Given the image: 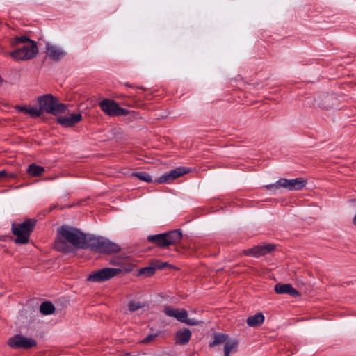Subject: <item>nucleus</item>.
<instances>
[{
    "mask_svg": "<svg viewBox=\"0 0 356 356\" xmlns=\"http://www.w3.org/2000/svg\"><path fill=\"white\" fill-rule=\"evenodd\" d=\"M168 247L179 243L182 238V233L179 229H174L165 232Z\"/></svg>",
    "mask_w": 356,
    "mask_h": 356,
    "instance_id": "obj_14",
    "label": "nucleus"
},
{
    "mask_svg": "<svg viewBox=\"0 0 356 356\" xmlns=\"http://www.w3.org/2000/svg\"><path fill=\"white\" fill-rule=\"evenodd\" d=\"M134 268V264H130L126 266H122V268H105L95 271L88 276L87 280L92 282H103L107 281L118 274L122 270L131 272Z\"/></svg>",
    "mask_w": 356,
    "mask_h": 356,
    "instance_id": "obj_3",
    "label": "nucleus"
},
{
    "mask_svg": "<svg viewBox=\"0 0 356 356\" xmlns=\"http://www.w3.org/2000/svg\"><path fill=\"white\" fill-rule=\"evenodd\" d=\"M155 267H156V269H163L165 266H168V264L167 262H163L161 263L160 261H157L156 262H154Z\"/></svg>",
    "mask_w": 356,
    "mask_h": 356,
    "instance_id": "obj_34",
    "label": "nucleus"
},
{
    "mask_svg": "<svg viewBox=\"0 0 356 356\" xmlns=\"http://www.w3.org/2000/svg\"><path fill=\"white\" fill-rule=\"evenodd\" d=\"M25 223V232L31 233L36 224V220L33 218H26L24 220Z\"/></svg>",
    "mask_w": 356,
    "mask_h": 356,
    "instance_id": "obj_26",
    "label": "nucleus"
},
{
    "mask_svg": "<svg viewBox=\"0 0 356 356\" xmlns=\"http://www.w3.org/2000/svg\"><path fill=\"white\" fill-rule=\"evenodd\" d=\"M40 311L42 314L50 315L55 311L54 305L49 301H45L40 305Z\"/></svg>",
    "mask_w": 356,
    "mask_h": 356,
    "instance_id": "obj_24",
    "label": "nucleus"
},
{
    "mask_svg": "<svg viewBox=\"0 0 356 356\" xmlns=\"http://www.w3.org/2000/svg\"><path fill=\"white\" fill-rule=\"evenodd\" d=\"M184 320L185 321H184L183 323H185L186 324L189 325H197L200 324V322L194 318H187L186 317L184 318Z\"/></svg>",
    "mask_w": 356,
    "mask_h": 356,
    "instance_id": "obj_32",
    "label": "nucleus"
},
{
    "mask_svg": "<svg viewBox=\"0 0 356 356\" xmlns=\"http://www.w3.org/2000/svg\"><path fill=\"white\" fill-rule=\"evenodd\" d=\"M90 235L81 232L79 229L68 225H63L57 230V237L54 242L56 250L70 252L72 247L77 249H86L88 247Z\"/></svg>",
    "mask_w": 356,
    "mask_h": 356,
    "instance_id": "obj_1",
    "label": "nucleus"
},
{
    "mask_svg": "<svg viewBox=\"0 0 356 356\" xmlns=\"http://www.w3.org/2000/svg\"><path fill=\"white\" fill-rule=\"evenodd\" d=\"M145 306V302H142L140 301H135V300H131L128 304L129 309L131 312H135L140 308L144 307Z\"/></svg>",
    "mask_w": 356,
    "mask_h": 356,
    "instance_id": "obj_28",
    "label": "nucleus"
},
{
    "mask_svg": "<svg viewBox=\"0 0 356 356\" xmlns=\"http://www.w3.org/2000/svg\"><path fill=\"white\" fill-rule=\"evenodd\" d=\"M66 111H67V110ZM66 113H67V114H69V112H66L65 114H66Z\"/></svg>",
    "mask_w": 356,
    "mask_h": 356,
    "instance_id": "obj_39",
    "label": "nucleus"
},
{
    "mask_svg": "<svg viewBox=\"0 0 356 356\" xmlns=\"http://www.w3.org/2000/svg\"><path fill=\"white\" fill-rule=\"evenodd\" d=\"M188 170L186 168L179 167L163 174L155 180L157 184L169 183L174 179L186 174Z\"/></svg>",
    "mask_w": 356,
    "mask_h": 356,
    "instance_id": "obj_7",
    "label": "nucleus"
},
{
    "mask_svg": "<svg viewBox=\"0 0 356 356\" xmlns=\"http://www.w3.org/2000/svg\"><path fill=\"white\" fill-rule=\"evenodd\" d=\"M164 313L170 317L176 318L180 322H184V318L188 316V313L185 309H174L170 307H165Z\"/></svg>",
    "mask_w": 356,
    "mask_h": 356,
    "instance_id": "obj_13",
    "label": "nucleus"
},
{
    "mask_svg": "<svg viewBox=\"0 0 356 356\" xmlns=\"http://www.w3.org/2000/svg\"><path fill=\"white\" fill-rule=\"evenodd\" d=\"M22 42V36L15 37L13 40L11 42V44L13 46L17 45Z\"/></svg>",
    "mask_w": 356,
    "mask_h": 356,
    "instance_id": "obj_35",
    "label": "nucleus"
},
{
    "mask_svg": "<svg viewBox=\"0 0 356 356\" xmlns=\"http://www.w3.org/2000/svg\"><path fill=\"white\" fill-rule=\"evenodd\" d=\"M191 337V332L188 329L184 328L177 332L175 343L180 345H185L189 341Z\"/></svg>",
    "mask_w": 356,
    "mask_h": 356,
    "instance_id": "obj_16",
    "label": "nucleus"
},
{
    "mask_svg": "<svg viewBox=\"0 0 356 356\" xmlns=\"http://www.w3.org/2000/svg\"><path fill=\"white\" fill-rule=\"evenodd\" d=\"M238 346V341L236 339H231L226 341L224 345V355L229 356L231 353H236L237 351Z\"/></svg>",
    "mask_w": 356,
    "mask_h": 356,
    "instance_id": "obj_17",
    "label": "nucleus"
},
{
    "mask_svg": "<svg viewBox=\"0 0 356 356\" xmlns=\"http://www.w3.org/2000/svg\"><path fill=\"white\" fill-rule=\"evenodd\" d=\"M10 56L15 60H19L22 58V49H18L10 53Z\"/></svg>",
    "mask_w": 356,
    "mask_h": 356,
    "instance_id": "obj_30",
    "label": "nucleus"
},
{
    "mask_svg": "<svg viewBox=\"0 0 356 356\" xmlns=\"http://www.w3.org/2000/svg\"><path fill=\"white\" fill-rule=\"evenodd\" d=\"M8 346L12 348H22V336L16 334L10 338L8 341Z\"/></svg>",
    "mask_w": 356,
    "mask_h": 356,
    "instance_id": "obj_22",
    "label": "nucleus"
},
{
    "mask_svg": "<svg viewBox=\"0 0 356 356\" xmlns=\"http://www.w3.org/2000/svg\"><path fill=\"white\" fill-rule=\"evenodd\" d=\"M44 171V168L43 167L37 165L34 163L30 165L26 170L28 175L32 177L40 176Z\"/></svg>",
    "mask_w": 356,
    "mask_h": 356,
    "instance_id": "obj_23",
    "label": "nucleus"
},
{
    "mask_svg": "<svg viewBox=\"0 0 356 356\" xmlns=\"http://www.w3.org/2000/svg\"><path fill=\"white\" fill-rule=\"evenodd\" d=\"M24 113H27L32 118H37L42 114V111L40 106L38 107L37 106L29 105L24 106Z\"/></svg>",
    "mask_w": 356,
    "mask_h": 356,
    "instance_id": "obj_20",
    "label": "nucleus"
},
{
    "mask_svg": "<svg viewBox=\"0 0 356 356\" xmlns=\"http://www.w3.org/2000/svg\"><path fill=\"white\" fill-rule=\"evenodd\" d=\"M102 111L109 116H120L128 114V111L119 106L113 100L104 99L99 102Z\"/></svg>",
    "mask_w": 356,
    "mask_h": 356,
    "instance_id": "obj_6",
    "label": "nucleus"
},
{
    "mask_svg": "<svg viewBox=\"0 0 356 356\" xmlns=\"http://www.w3.org/2000/svg\"><path fill=\"white\" fill-rule=\"evenodd\" d=\"M37 100L42 112L56 116L66 113L67 106L51 94L39 96Z\"/></svg>",
    "mask_w": 356,
    "mask_h": 356,
    "instance_id": "obj_2",
    "label": "nucleus"
},
{
    "mask_svg": "<svg viewBox=\"0 0 356 356\" xmlns=\"http://www.w3.org/2000/svg\"><path fill=\"white\" fill-rule=\"evenodd\" d=\"M264 316L261 313H257L248 318L247 323L250 327H257L263 323Z\"/></svg>",
    "mask_w": 356,
    "mask_h": 356,
    "instance_id": "obj_18",
    "label": "nucleus"
},
{
    "mask_svg": "<svg viewBox=\"0 0 356 356\" xmlns=\"http://www.w3.org/2000/svg\"><path fill=\"white\" fill-rule=\"evenodd\" d=\"M275 248V245L273 244H267L263 245H257L252 248L247 249L243 251V254L248 256H252L254 257H259L260 256L265 255Z\"/></svg>",
    "mask_w": 356,
    "mask_h": 356,
    "instance_id": "obj_10",
    "label": "nucleus"
},
{
    "mask_svg": "<svg viewBox=\"0 0 356 356\" xmlns=\"http://www.w3.org/2000/svg\"><path fill=\"white\" fill-rule=\"evenodd\" d=\"M82 118L81 113H72L67 116L58 117L56 122L63 127H72L79 123Z\"/></svg>",
    "mask_w": 356,
    "mask_h": 356,
    "instance_id": "obj_11",
    "label": "nucleus"
},
{
    "mask_svg": "<svg viewBox=\"0 0 356 356\" xmlns=\"http://www.w3.org/2000/svg\"><path fill=\"white\" fill-rule=\"evenodd\" d=\"M133 177H136L138 178L139 179L144 181L145 182H152V177L145 172H135L131 175Z\"/></svg>",
    "mask_w": 356,
    "mask_h": 356,
    "instance_id": "obj_27",
    "label": "nucleus"
},
{
    "mask_svg": "<svg viewBox=\"0 0 356 356\" xmlns=\"http://www.w3.org/2000/svg\"><path fill=\"white\" fill-rule=\"evenodd\" d=\"M15 174L13 173H7L6 170H1L0 171V179H7L9 177H14Z\"/></svg>",
    "mask_w": 356,
    "mask_h": 356,
    "instance_id": "obj_31",
    "label": "nucleus"
},
{
    "mask_svg": "<svg viewBox=\"0 0 356 356\" xmlns=\"http://www.w3.org/2000/svg\"><path fill=\"white\" fill-rule=\"evenodd\" d=\"M229 336L222 333H215L213 335V341L209 343L210 347L218 346L228 341Z\"/></svg>",
    "mask_w": 356,
    "mask_h": 356,
    "instance_id": "obj_21",
    "label": "nucleus"
},
{
    "mask_svg": "<svg viewBox=\"0 0 356 356\" xmlns=\"http://www.w3.org/2000/svg\"><path fill=\"white\" fill-rule=\"evenodd\" d=\"M38 53V48L35 41L31 40L28 35H24V60L34 58Z\"/></svg>",
    "mask_w": 356,
    "mask_h": 356,
    "instance_id": "obj_8",
    "label": "nucleus"
},
{
    "mask_svg": "<svg viewBox=\"0 0 356 356\" xmlns=\"http://www.w3.org/2000/svg\"><path fill=\"white\" fill-rule=\"evenodd\" d=\"M88 248L102 253H116L120 251V247L111 241L103 238L90 236Z\"/></svg>",
    "mask_w": 356,
    "mask_h": 356,
    "instance_id": "obj_4",
    "label": "nucleus"
},
{
    "mask_svg": "<svg viewBox=\"0 0 356 356\" xmlns=\"http://www.w3.org/2000/svg\"><path fill=\"white\" fill-rule=\"evenodd\" d=\"M156 267L154 263H152L149 266H147L145 268H142L138 271V275H143L145 277H150L154 275L156 272Z\"/></svg>",
    "mask_w": 356,
    "mask_h": 356,
    "instance_id": "obj_25",
    "label": "nucleus"
},
{
    "mask_svg": "<svg viewBox=\"0 0 356 356\" xmlns=\"http://www.w3.org/2000/svg\"><path fill=\"white\" fill-rule=\"evenodd\" d=\"M149 242L154 243L157 247L161 248H168V243L164 233L149 235L147 236Z\"/></svg>",
    "mask_w": 356,
    "mask_h": 356,
    "instance_id": "obj_15",
    "label": "nucleus"
},
{
    "mask_svg": "<svg viewBox=\"0 0 356 356\" xmlns=\"http://www.w3.org/2000/svg\"><path fill=\"white\" fill-rule=\"evenodd\" d=\"M47 55L53 60L59 61L66 56L65 51L60 47L51 44H46Z\"/></svg>",
    "mask_w": 356,
    "mask_h": 356,
    "instance_id": "obj_9",
    "label": "nucleus"
},
{
    "mask_svg": "<svg viewBox=\"0 0 356 356\" xmlns=\"http://www.w3.org/2000/svg\"><path fill=\"white\" fill-rule=\"evenodd\" d=\"M12 232L17 236L15 241L17 243H22V223H12Z\"/></svg>",
    "mask_w": 356,
    "mask_h": 356,
    "instance_id": "obj_19",
    "label": "nucleus"
},
{
    "mask_svg": "<svg viewBox=\"0 0 356 356\" xmlns=\"http://www.w3.org/2000/svg\"><path fill=\"white\" fill-rule=\"evenodd\" d=\"M158 334H151L148 336H147L145 339H143V343H148L152 340H154Z\"/></svg>",
    "mask_w": 356,
    "mask_h": 356,
    "instance_id": "obj_33",
    "label": "nucleus"
},
{
    "mask_svg": "<svg viewBox=\"0 0 356 356\" xmlns=\"http://www.w3.org/2000/svg\"><path fill=\"white\" fill-rule=\"evenodd\" d=\"M18 108L19 111H22V106H18Z\"/></svg>",
    "mask_w": 356,
    "mask_h": 356,
    "instance_id": "obj_38",
    "label": "nucleus"
},
{
    "mask_svg": "<svg viewBox=\"0 0 356 356\" xmlns=\"http://www.w3.org/2000/svg\"><path fill=\"white\" fill-rule=\"evenodd\" d=\"M307 184V180L302 177L296 179H284L281 178L272 184H268L264 187L269 191H272L274 194L280 188H285L288 191H300Z\"/></svg>",
    "mask_w": 356,
    "mask_h": 356,
    "instance_id": "obj_5",
    "label": "nucleus"
},
{
    "mask_svg": "<svg viewBox=\"0 0 356 356\" xmlns=\"http://www.w3.org/2000/svg\"><path fill=\"white\" fill-rule=\"evenodd\" d=\"M275 291L278 294H289L293 297H298L300 293L290 284H277L274 287Z\"/></svg>",
    "mask_w": 356,
    "mask_h": 356,
    "instance_id": "obj_12",
    "label": "nucleus"
},
{
    "mask_svg": "<svg viewBox=\"0 0 356 356\" xmlns=\"http://www.w3.org/2000/svg\"><path fill=\"white\" fill-rule=\"evenodd\" d=\"M31 30H29V29H25L24 28V35H26V34H28V33H31Z\"/></svg>",
    "mask_w": 356,
    "mask_h": 356,
    "instance_id": "obj_37",
    "label": "nucleus"
},
{
    "mask_svg": "<svg viewBox=\"0 0 356 356\" xmlns=\"http://www.w3.org/2000/svg\"><path fill=\"white\" fill-rule=\"evenodd\" d=\"M25 223L24 224V244L28 243L31 233L25 232Z\"/></svg>",
    "mask_w": 356,
    "mask_h": 356,
    "instance_id": "obj_36",
    "label": "nucleus"
},
{
    "mask_svg": "<svg viewBox=\"0 0 356 356\" xmlns=\"http://www.w3.org/2000/svg\"><path fill=\"white\" fill-rule=\"evenodd\" d=\"M37 345V342L35 339L29 337H24V349L30 348Z\"/></svg>",
    "mask_w": 356,
    "mask_h": 356,
    "instance_id": "obj_29",
    "label": "nucleus"
}]
</instances>
